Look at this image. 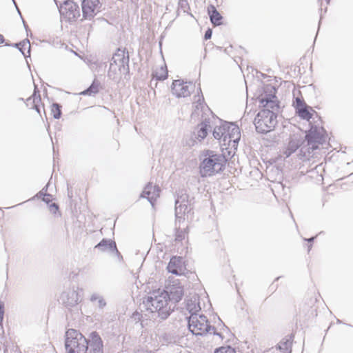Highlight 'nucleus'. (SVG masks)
Here are the masks:
<instances>
[{
  "label": "nucleus",
  "mask_w": 353,
  "mask_h": 353,
  "mask_svg": "<svg viewBox=\"0 0 353 353\" xmlns=\"http://www.w3.org/2000/svg\"><path fill=\"white\" fill-rule=\"evenodd\" d=\"M194 86L192 82H183V80H174L172 84V92L176 97H187L190 95Z\"/></svg>",
  "instance_id": "obj_9"
},
{
  "label": "nucleus",
  "mask_w": 353,
  "mask_h": 353,
  "mask_svg": "<svg viewBox=\"0 0 353 353\" xmlns=\"http://www.w3.org/2000/svg\"><path fill=\"white\" fill-rule=\"evenodd\" d=\"M88 342L89 353H103V341L97 332L90 333Z\"/></svg>",
  "instance_id": "obj_13"
},
{
  "label": "nucleus",
  "mask_w": 353,
  "mask_h": 353,
  "mask_svg": "<svg viewBox=\"0 0 353 353\" xmlns=\"http://www.w3.org/2000/svg\"><path fill=\"white\" fill-rule=\"evenodd\" d=\"M325 130L322 127L312 126L305 135L306 143L313 150H317L320 145L325 142Z\"/></svg>",
  "instance_id": "obj_6"
},
{
  "label": "nucleus",
  "mask_w": 353,
  "mask_h": 353,
  "mask_svg": "<svg viewBox=\"0 0 353 353\" xmlns=\"http://www.w3.org/2000/svg\"><path fill=\"white\" fill-rule=\"evenodd\" d=\"M33 99V103H34V108L36 110V111L40 114V108L39 105V103L41 102V97L39 94V92L37 90V86H35V89L32 95Z\"/></svg>",
  "instance_id": "obj_31"
},
{
  "label": "nucleus",
  "mask_w": 353,
  "mask_h": 353,
  "mask_svg": "<svg viewBox=\"0 0 353 353\" xmlns=\"http://www.w3.org/2000/svg\"><path fill=\"white\" fill-rule=\"evenodd\" d=\"M50 210L54 211V212H55L57 210H58L59 206L56 203H52L50 205Z\"/></svg>",
  "instance_id": "obj_42"
},
{
  "label": "nucleus",
  "mask_w": 353,
  "mask_h": 353,
  "mask_svg": "<svg viewBox=\"0 0 353 353\" xmlns=\"http://www.w3.org/2000/svg\"><path fill=\"white\" fill-rule=\"evenodd\" d=\"M309 107L305 104L296 110L298 115L303 119L310 120L312 117L311 113L308 110Z\"/></svg>",
  "instance_id": "obj_28"
},
{
  "label": "nucleus",
  "mask_w": 353,
  "mask_h": 353,
  "mask_svg": "<svg viewBox=\"0 0 353 353\" xmlns=\"http://www.w3.org/2000/svg\"><path fill=\"white\" fill-rule=\"evenodd\" d=\"M225 130L230 131L229 144L233 142V146L237 144L241 139L239 128L233 123L225 121Z\"/></svg>",
  "instance_id": "obj_17"
},
{
  "label": "nucleus",
  "mask_w": 353,
  "mask_h": 353,
  "mask_svg": "<svg viewBox=\"0 0 353 353\" xmlns=\"http://www.w3.org/2000/svg\"><path fill=\"white\" fill-rule=\"evenodd\" d=\"M100 86L101 83L98 80L94 79L89 88L83 91L81 94L83 95H92L97 94L99 92Z\"/></svg>",
  "instance_id": "obj_26"
},
{
  "label": "nucleus",
  "mask_w": 353,
  "mask_h": 353,
  "mask_svg": "<svg viewBox=\"0 0 353 353\" xmlns=\"http://www.w3.org/2000/svg\"><path fill=\"white\" fill-rule=\"evenodd\" d=\"M100 7L99 0H83L81 9L83 18L90 20L100 11Z\"/></svg>",
  "instance_id": "obj_10"
},
{
  "label": "nucleus",
  "mask_w": 353,
  "mask_h": 353,
  "mask_svg": "<svg viewBox=\"0 0 353 353\" xmlns=\"http://www.w3.org/2000/svg\"><path fill=\"white\" fill-rule=\"evenodd\" d=\"M65 347L68 353H85L88 350V339L79 331L69 329L65 332Z\"/></svg>",
  "instance_id": "obj_3"
},
{
  "label": "nucleus",
  "mask_w": 353,
  "mask_h": 353,
  "mask_svg": "<svg viewBox=\"0 0 353 353\" xmlns=\"http://www.w3.org/2000/svg\"><path fill=\"white\" fill-rule=\"evenodd\" d=\"M97 301H98V306L100 308H103L106 305V303L102 296H100Z\"/></svg>",
  "instance_id": "obj_38"
},
{
  "label": "nucleus",
  "mask_w": 353,
  "mask_h": 353,
  "mask_svg": "<svg viewBox=\"0 0 353 353\" xmlns=\"http://www.w3.org/2000/svg\"><path fill=\"white\" fill-rule=\"evenodd\" d=\"M21 46H28V56H30V41L28 39H24L23 41L19 42V43H14V46L19 48V50L21 51V52L23 54L24 57H26V54L25 53V52L21 50Z\"/></svg>",
  "instance_id": "obj_32"
},
{
  "label": "nucleus",
  "mask_w": 353,
  "mask_h": 353,
  "mask_svg": "<svg viewBox=\"0 0 353 353\" xmlns=\"http://www.w3.org/2000/svg\"><path fill=\"white\" fill-rule=\"evenodd\" d=\"M226 162L225 157L221 154L208 150L205 158L200 165V172L202 176H210L221 172Z\"/></svg>",
  "instance_id": "obj_2"
},
{
  "label": "nucleus",
  "mask_w": 353,
  "mask_h": 353,
  "mask_svg": "<svg viewBox=\"0 0 353 353\" xmlns=\"http://www.w3.org/2000/svg\"><path fill=\"white\" fill-rule=\"evenodd\" d=\"M163 292L168 293V300L172 306L179 302L183 296V288L179 283H174L172 285L166 286V290Z\"/></svg>",
  "instance_id": "obj_11"
},
{
  "label": "nucleus",
  "mask_w": 353,
  "mask_h": 353,
  "mask_svg": "<svg viewBox=\"0 0 353 353\" xmlns=\"http://www.w3.org/2000/svg\"><path fill=\"white\" fill-rule=\"evenodd\" d=\"M169 272L176 274L181 275L184 273L185 267L183 259L181 256H173L167 266Z\"/></svg>",
  "instance_id": "obj_15"
},
{
  "label": "nucleus",
  "mask_w": 353,
  "mask_h": 353,
  "mask_svg": "<svg viewBox=\"0 0 353 353\" xmlns=\"http://www.w3.org/2000/svg\"><path fill=\"white\" fill-rule=\"evenodd\" d=\"M311 247H312V245H310L308 247L309 250H310Z\"/></svg>",
  "instance_id": "obj_49"
},
{
  "label": "nucleus",
  "mask_w": 353,
  "mask_h": 353,
  "mask_svg": "<svg viewBox=\"0 0 353 353\" xmlns=\"http://www.w3.org/2000/svg\"><path fill=\"white\" fill-rule=\"evenodd\" d=\"M46 190V189L45 188H43L42 190L39 192L41 194H43L44 197L43 198V201H45L46 203H49L51 201V194H43V192Z\"/></svg>",
  "instance_id": "obj_37"
},
{
  "label": "nucleus",
  "mask_w": 353,
  "mask_h": 353,
  "mask_svg": "<svg viewBox=\"0 0 353 353\" xmlns=\"http://www.w3.org/2000/svg\"><path fill=\"white\" fill-rule=\"evenodd\" d=\"M23 23L24 24V26H25V27H26V28H27V26H26V25L25 24V21H23Z\"/></svg>",
  "instance_id": "obj_48"
},
{
  "label": "nucleus",
  "mask_w": 353,
  "mask_h": 353,
  "mask_svg": "<svg viewBox=\"0 0 353 353\" xmlns=\"http://www.w3.org/2000/svg\"><path fill=\"white\" fill-rule=\"evenodd\" d=\"M225 133L223 135V141L224 142V144H226L227 141L229 143L230 131L229 130H225Z\"/></svg>",
  "instance_id": "obj_39"
},
{
  "label": "nucleus",
  "mask_w": 353,
  "mask_h": 353,
  "mask_svg": "<svg viewBox=\"0 0 353 353\" xmlns=\"http://www.w3.org/2000/svg\"><path fill=\"white\" fill-rule=\"evenodd\" d=\"M30 99H31V97L28 98V99H27V101H29Z\"/></svg>",
  "instance_id": "obj_51"
},
{
  "label": "nucleus",
  "mask_w": 353,
  "mask_h": 353,
  "mask_svg": "<svg viewBox=\"0 0 353 353\" xmlns=\"http://www.w3.org/2000/svg\"><path fill=\"white\" fill-rule=\"evenodd\" d=\"M186 309L190 314V316L198 315L197 312L201 310L199 299L194 298V299L188 300L186 303Z\"/></svg>",
  "instance_id": "obj_22"
},
{
  "label": "nucleus",
  "mask_w": 353,
  "mask_h": 353,
  "mask_svg": "<svg viewBox=\"0 0 353 353\" xmlns=\"http://www.w3.org/2000/svg\"><path fill=\"white\" fill-rule=\"evenodd\" d=\"M101 296L97 294H93L91 297H90V301L92 302H94L96 301H98V299H99Z\"/></svg>",
  "instance_id": "obj_41"
},
{
  "label": "nucleus",
  "mask_w": 353,
  "mask_h": 353,
  "mask_svg": "<svg viewBox=\"0 0 353 353\" xmlns=\"http://www.w3.org/2000/svg\"><path fill=\"white\" fill-rule=\"evenodd\" d=\"M300 148L301 149L299 154L300 159L304 158L308 159L310 157L313 156L312 153L314 150L309 147L308 143H306V144H305V141H303V143H301Z\"/></svg>",
  "instance_id": "obj_25"
},
{
  "label": "nucleus",
  "mask_w": 353,
  "mask_h": 353,
  "mask_svg": "<svg viewBox=\"0 0 353 353\" xmlns=\"http://www.w3.org/2000/svg\"><path fill=\"white\" fill-rule=\"evenodd\" d=\"M61 106L57 103H54L52 105L51 112L53 114V117L56 119H60L61 116Z\"/></svg>",
  "instance_id": "obj_33"
},
{
  "label": "nucleus",
  "mask_w": 353,
  "mask_h": 353,
  "mask_svg": "<svg viewBox=\"0 0 353 353\" xmlns=\"http://www.w3.org/2000/svg\"><path fill=\"white\" fill-rule=\"evenodd\" d=\"M210 130H211L210 119H205L197 125L194 132V136L199 141H201L207 137Z\"/></svg>",
  "instance_id": "obj_16"
},
{
  "label": "nucleus",
  "mask_w": 353,
  "mask_h": 353,
  "mask_svg": "<svg viewBox=\"0 0 353 353\" xmlns=\"http://www.w3.org/2000/svg\"><path fill=\"white\" fill-rule=\"evenodd\" d=\"M21 50H23L24 51V50L27 48H28V46H21Z\"/></svg>",
  "instance_id": "obj_46"
},
{
  "label": "nucleus",
  "mask_w": 353,
  "mask_h": 353,
  "mask_svg": "<svg viewBox=\"0 0 353 353\" xmlns=\"http://www.w3.org/2000/svg\"><path fill=\"white\" fill-rule=\"evenodd\" d=\"M198 102H200V99H199ZM201 105V103H199L197 105H196V108H198V105Z\"/></svg>",
  "instance_id": "obj_47"
},
{
  "label": "nucleus",
  "mask_w": 353,
  "mask_h": 353,
  "mask_svg": "<svg viewBox=\"0 0 353 353\" xmlns=\"http://www.w3.org/2000/svg\"><path fill=\"white\" fill-rule=\"evenodd\" d=\"M330 0H326L327 3H330Z\"/></svg>",
  "instance_id": "obj_50"
},
{
  "label": "nucleus",
  "mask_w": 353,
  "mask_h": 353,
  "mask_svg": "<svg viewBox=\"0 0 353 353\" xmlns=\"http://www.w3.org/2000/svg\"><path fill=\"white\" fill-rule=\"evenodd\" d=\"M303 143V141L301 139L294 136L290 137V141L288 144V146L285 151L283 152V154L285 157H289L292 154H293L296 150L300 148Z\"/></svg>",
  "instance_id": "obj_20"
},
{
  "label": "nucleus",
  "mask_w": 353,
  "mask_h": 353,
  "mask_svg": "<svg viewBox=\"0 0 353 353\" xmlns=\"http://www.w3.org/2000/svg\"><path fill=\"white\" fill-rule=\"evenodd\" d=\"M62 8L65 9L68 13L69 16L76 18L80 16V9L78 4L73 1V0H62Z\"/></svg>",
  "instance_id": "obj_19"
},
{
  "label": "nucleus",
  "mask_w": 353,
  "mask_h": 353,
  "mask_svg": "<svg viewBox=\"0 0 353 353\" xmlns=\"http://www.w3.org/2000/svg\"><path fill=\"white\" fill-rule=\"evenodd\" d=\"M225 122L222 123L219 126H216L212 131L214 138L217 140L223 139V135L225 133Z\"/></svg>",
  "instance_id": "obj_27"
},
{
  "label": "nucleus",
  "mask_w": 353,
  "mask_h": 353,
  "mask_svg": "<svg viewBox=\"0 0 353 353\" xmlns=\"http://www.w3.org/2000/svg\"><path fill=\"white\" fill-rule=\"evenodd\" d=\"M277 114L272 110L263 109L255 117L254 124L256 130L262 134L272 131L277 123Z\"/></svg>",
  "instance_id": "obj_4"
},
{
  "label": "nucleus",
  "mask_w": 353,
  "mask_h": 353,
  "mask_svg": "<svg viewBox=\"0 0 353 353\" xmlns=\"http://www.w3.org/2000/svg\"><path fill=\"white\" fill-rule=\"evenodd\" d=\"M101 252H109L112 254H119L116 243L111 239H103L96 246Z\"/></svg>",
  "instance_id": "obj_18"
},
{
  "label": "nucleus",
  "mask_w": 353,
  "mask_h": 353,
  "mask_svg": "<svg viewBox=\"0 0 353 353\" xmlns=\"http://www.w3.org/2000/svg\"><path fill=\"white\" fill-rule=\"evenodd\" d=\"M189 210L187 203L185 202V199L180 201L179 199L175 201V216L176 219L179 222L183 219V216L186 212Z\"/></svg>",
  "instance_id": "obj_21"
},
{
  "label": "nucleus",
  "mask_w": 353,
  "mask_h": 353,
  "mask_svg": "<svg viewBox=\"0 0 353 353\" xmlns=\"http://www.w3.org/2000/svg\"><path fill=\"white\" fill-rule=\"evenodd\" d=\"M154 76L157 80H164L168 77V70L166 66H161L159 70L154 72Z\"/></svg>",
  "instance_id": "obj_30"
},
{
  "label": "nucleus",
  "mask_w": 353,
  "mask_h": 353,
  "mask_svg": "<svg viewBox=\"0 0 353 353\" xmlns=\"http://www.w3.org/2000/svg\"><path fill=\"white\" fill-rule=\"evenodd\" d=\"M314 239H315V236L305 239V241H307L308 242L311 243V242L314 241Z\"/></svg>",
  "instance_id": "obj_44"
},
{
  "label": "nucleus",
  "mask_w": 353,
  "mask_h": 353,
  "mask_svg": "<svg viewBox=\"0 0 353 353\" xmlns=\"http://www.w3.org/2000/svg\"><path fill=\"white\" fill-rule=\"evenodd\" d=\"M214 353H236L234 348L230 345L221 346L216 348Z\"/></svg>",
  "instance_id": "obj_34"
},
{
  "label": "nucleus",
  "mask_w": 353,
  "mask_h": 353,
  "mask_svg": "<svg viewBox=\"0 0 353 353\" xmlns=\"http://www.w3.org/2000/svg\"><path fill=\"white\" fill-rule=\"evenodd\" d=\"M111 62L118 65L120 73H129V54L125 49L122 50L118 48L117 52L113 54Z\"/></svg>",
  "instance_id": "obj_8"
},
{
  "label": "nucleus",
  "mask_w": 353,
  "mask_h": 353,
  "mask_svg": "<svg viewBox=\"0 0 353 353\" xmlns=\"http://www.w3.org/2000/svg\"><path fill=\"white\" fill-rule=\"evenodd\" d=\"M119 67L112 62H110V68L108 72V76L111 79H117L121 74L119 71Z\"/></svg>",
  "instance_id": "obj_29"
},
{
  "label": "nucleus",
  "mask_w": 353,
  "mask_h": 353,
  "mask_svg": "<svg viewBox=\"0 0 353 353\" xmlns=\"http://www.w3.org/2000/svg\"><path fill=\"white\" fill-rule=\"evenodd\" d=\"M160 188L158 185H152L151 183H148L142 193L141 198H146L148 201L154 206V202L159 197Z\"/></svg>",
  "instance_id": "obj_14"
},
{
  "label": "nucleus",
  "mask_w": 353,
  "mask_h": 353,
  "mask_svg": "<svg viewBox=\"0 0 353 353\" xmlns=\"http://www.w3.org/2000/svg\"><path fill=\"white\" fill-rule=\"evenodd\" d=\"M212 30L210 29H208L205 32L204 39L205 40L210 39L212 37Z\"/></svg>",
  "instance_id": "obj_40"
},
{
  "label": "nucleus",
  "mask_w": 353,
  "mask_h": 353,
  "mask_svg": "<svg viewBox=\"0 0 353 353\" xmlns=\"http://www.w3.org/2000/svg\"><path fill=\"white\" fill-rule=\"evenodd\" d=\"M188 319V329L196 336H203L213 330V334L221 337V334L216 332V328L210 325L207 317L203 314L190 316Z\"/></svg>",
  "instance_id": "obj_5"
},
{
  "label": "nucleus",
  "mask_w": 353,
  "mask_h": 353,
  "mask_svg": "<svg viewBox=\"0 0 353 353\" xmlns=\"http://www.w3.org/2000/svg\"><path fill=\"white\" fill-rule=\"evenodd\" d=\"M267 89L270 90V92L273 91L275 92V88L272 86L268 87ZM261 104L265 108L264 109H268L270 110L277 111L279 108L278 101L276 100V97L275 94H269L261 95L260 99Z\"/></svg>",
  "instance_id": "obj_12"
},
{
  "label": "nucleus",
  "mask_w": 353,
  "mask_h": 353,
  "mask_svg": "<svg viewBox=\"0 0 353 353\" xmlns=\"http://www.w3.org/2000/svg\"><path fill=\"white\" fill-rule=\"evenodd\" d=\"M4 315V305L2 303L0 302V316Z\"/></svg>",
  "instance_id": "obj_43"
},
{
  "label": "nucleus",
  "mask_w": 353,
  "mask_h": 353,
  "mask_svg": "<svg viewBox=\"0 0 353 353\" xmlns=\"http://www.w3.org/2000/svg\"><path fill=\"white\" fill-rule=\"evenodd\" d=\"M59 300L67 307L77 305L81 301V296L79 294V288L73 285L65 289L61 293Z\"/></svg>",
  "instance_id": "obj_7"
},
{
  "label": "nucleus",
  "mask_w": 353,
  "mask_h": 353,
  "mask_svg": "<svg viewBox=\"0 0 353 353\" xmlns=\"http://www.w3.org/2000/svg\"><path fill=\"white\" fill-rule=\"evenodd\" d=\"M208 13L210 21L214 26H219L221 23L222 17L214 6L211 5L208 7Z\"/></svg>",
  "instance_id": "obj_23"
},
{
  "label": "nucleus",
  "mask_w": 353,
  "mask_h": 353,
  "mask_svg": "<svg viewBox=\"0 0 353 353\" xmlns=\"http://www.w3.org/2000/svg\"><path fill=\"white\" fill-rule=\"evenodd\" d=\"M168 293L163 291H153L144 298L142 307L148 312L157 314L163 320L166 319L174 309V305L168 302Z\"/></svg>",
  "instance_id": "obj_1"
},
{
  "label": "nucleus",
  "mask_w": 353,
  "mask_h": 353,
  "mask_svg": "<svg viewBox=\"0 0 353 353\" xmlns=\"http://www.w3.org/2000/svg\"><path fill=\"white\" fill-rule=\"evenodd\" d=\"M185 232L184 230H177L175 236V241H181L185 239Z\"/></svg>",
  "instance_id": "obj_35"
},
{
  "label": "nucleus",
  "mask_w": 353,
  "mask_h": 353,
  "mask_svg": "<svg viewBox=\"0 0 353 353\" xmlns=\"http://www.w3.org/2000/svg\"><path fill=\"white\" fill-rule=\"evenodd\" d=\"M305 104L306 103L299 97L295 98V100L293 102V105L296 110Z\"/></svg>",
  "instance_id": "obj_36"
},
{
  "label": "nucleus",
  "mask_w": 353,
  "mask_h": 353,
  "mask_svg": "<svg viewBox=\"0 0 353 353\" xmlns=\"http://www.w3.org/2000/svg\"><path fill=\"white\" fill-rule=\"evenodd\" d=\"M292 343L291 337L290 339L285 338L276 345V349L279 350L283 353H291Z\"/></svg>",
  "instance_id": "obj_24"
},
{
  "label": "nucleus",
  "mask_w": 353,
  "mask_h": 353,
  "mask_svg": "<svg viewBox=\"0 0 353 353\" xmlns=\"http://www.w3.org/2000/svg\"><path fill=\"white\" fill-rule=\"evenodd\" d=\"M4 39L2 34H0V43H3Z\"/></svg>",
  "instance_id": "obj_45"
}]
</instances>
